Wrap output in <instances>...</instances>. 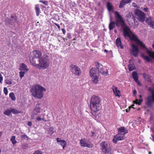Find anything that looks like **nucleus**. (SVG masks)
Segmentation results:
<instances>
[{
  "instance_id": "f257e3e1",
  "label": "nucleus",
  "mask_w": 154,
  "mask_h": 154,
  "mask_svg": "<svg viewBox=\"0 0 154 154\" xmlns=\"http://www.w3.org/2000/svg\"><path fill=\"white\" fill-rule=\"evenodd\" d=\"M114 15L116 20L115 22H111L110 23L109 26V30H112L114 28L115 24L118 27H121L123 29V33L124 36L128 37L131 40L134 42L149 55V56L142 54L141 56L144 60L147 62L151 61V58L154 60V52L152 51V49L146 48L143 43L139 39L137 35L131 31L128 27L126 26L124 19L119 12L115 11Z\"/></svg>"
},
{
  "instance_id": "f03ea898",
  "label": "nucleus",
  "mask_w": 154,
  "mask_h": 154,
  "mask_svg": "<svg viewBox=\"0 0 154 154\" xmlns=\"http://www.w3.org/2000/svg\"><path fill=\"white\" fill-rule=\"evenodd\" d=\"M101 99L99 97L93 95L91 99L90 102V106L91 110V113L95 117L100 116L99 110L101 108Z\"/></svg>"
},
{
  "instance_id": "7ed1b4c3",
  "label": "nucleus",
  "mask_w": 154,
  "mask_h": 154,
  "mask_svg": "<svg viewBox=\"0 0 154 154\" xmlns=\"http://www.w3.org/2000/svg\"><path fill=\"white\" fill-rule=\"evenodd\" d=\"M95 64L97 68H92L90 71V75L92 78V81L95 84L97 83L99 79V74L98 71L104 76H106L108 73L106 69L103 70L102 65L98 62H96Z\"/></svg>"
},
{
  "instance_id": "20e7f679",
  "label": "nucleus",
  "mask_w": 154,
  "mask_h": 154,
  "mask_svg": "<svg viewBox=\"0 0 154 154\" xmlns=\"http://www.w3.org/2000/svg\"><path fill=\"white\" fill-rule=\"evenodd\" d=\"M46 90L45 88L38 85L36 84L32 86L30 91L32 95L34 97L41 99L43 97V92Z\"/></svg>"
},
{
  "instance_id": "39448f33",
  "label": "nucleus",
  "mask_w": 154,
  "mask_h": 154,
  "mask_svg": "<svg viewBox=\"0 0 154 154\" xmlns=\"http://www.w3.org/2000/svg\"><path fill=\"white\" fill-rule=\"evenodd\" d=\"M39 64H37L36 61H32V65L35 67L39 69H45L47 68L49 66L48 57L46 55H43L41 58L38 60Z\"/></svg>"
},
{
  "instance_id": "423d86ee",
  "label": "nucleus",
  "mask_w": 154,
  "mask_h": 154,
  "mask_svg": "<svg viewBox=\"0 0 154 154\" xmlns=\"http://www.w3.org/2000/svg\"><path fill=\"white\" fill-rule=\"evenodd\" d=\"M149 90L150 91L151 94L148 95L146 99L145 103L149 107H152L154 103V90L152 88H149Z\"/></svg>"
},
{
  "instance_id": "0eeeda50",
  "label": "nucleus",
  "mask_w": 154,
  "mask_h": 154,
  "mask_svg": "<svg viewBox=\"0 0 154 154\" xmlns=\"http://www.w3.org/2000/svg\"><path fill=\"white\" fill-rule=\"evenodd\" d=\"M40 109L39 104H38L36 105L35 107L32 112L31 115V119H36V118L38 116L40 112Z\"/></svg>"
},
{
  "instance_id": "6e6552de",
  "label": "nucleus",
  "mask_w": 154,
  "mask_h": 154,
  "mask_svg": "<svg viewBox=\"0 0 154 154\" xmlns=\"http://www.w3.org/2000/svg\"><path fill=\"white\" fill-rule=\"evenodd\" d=\"M101 149L102 152L105 154H110V149L108 147L107 143L105 142H102L100 144Z\"/></svg>"
},
{
  "instance_id": "1a4fd4ad",
  "label": "nucleus",
  "mask_w": 154,
  "mask_h": 154,
  "mask_svg": "<svg viewBox=\"0 0 154 154\" xmlns=\"http://www.w3.org/2000/svg\"><path fill=\"white\" fill-rule=\"evenodd\" d=\"M42 53L41 51H39L34 50L32 52V59L30 60V62L32 64V61H35L36 60L38 59V60L39 59L41 58L42 57Z\"/></svg>"
},
{
  "instance_id": "9d476101",
  "label": "nucleus",
  "mask_w": 154,
  "mask_h": 154,
  "mask_svg": "<svg viewBox=\"0 0 154 154\" xmlns=\"http://www.w3.org/2000/svg\"><path fill=\"white\" fill-rule=\"evenodd\" d=\"M81 146L83 147H87L88 148H92L93 145L91 142L85 138L82 139L80 141Z\"/></svg>"
},
{
  "instance_id": "9b49d317",
  "label": "nucleus",
  "mask_w": 154,
  "mask_h": 154,
  "mask_svg": "<svg viewBox=\"0 0 154 154\" xmlns=\"http://www.w3.org/2000/svg\"><path fill=\"white\" fill-rule=\"evenodd\" d=\"M135 13L137 16L139 20L141 22H143L145 20V14L139 10H136Z\"/></svg>"
},
{
  "instance_id": "f8f14e48",
  "label": "nucleus",
  "mask_w": 154,
  "mask_h": 154,
  "mask_svg": "<svg viewBox=\"0 0 154 154\" xmlns=\"http://www.w3.org/2000/svg\"><path fill=\"white\" fill-rule=\"evenodd\" d=\"M71 70L72 73L75 75H79L81 73L80 69L77 66L72 65L71 66Z\"/></svg>"
},
{
  "instance_id": "ddd939ff",
  "label": "nucleus",
  "mask_w": 154,
  "mask_h": 154,
  "mask_svg": "<svg viewBox=\"0 0 154 154\" xmlns=\"http://www.w3.org/2000/svg\"><path fill=\"white\" fill-rule=\"evenodd\" d=\"M131 54L134 56L136 57H137L139 52V49L138 47L133 44H132L131 45Z\"/></svg>"
},
{
  "instance_id": "4468645a",
  "label": "nucleus",
  "mask_w": 154,
  "mask_h": 154,
  "mask_svg": "<svg viewBox=\"0 0 154 154\" xmlns=\"http://www.w3.org/2000/svg\"><path fill=\"white\" fill-rule=\"evenodd\" d=\"M124 138V136L118 133L114 136L112 141L113 143H116L118 141L122 140Z\"/></svg>"
},
{
  "instance_id": "2eb2a0df",
  "label": "nucleus",
  "mask_w": 154,
  "mask_h": 154,
  "mask_svg": "<svg viewBox=\"0 0 154 154\" xmlns=\"http://www.w3.org/2000/svg\"><path fill=\"white\" fill-rule=\"evenodd\" d=\"M11 20L10 19L7 18L5 20V23L9 24H11L14 22L16 20L15 15L14 14H12L11 16Z\"/></svg>"
},
{
  "instance_id": "dca6fc26",
  "label": "nucleus",
  "mask_w": 154,
  "mask_h": 154,
  "mask_svg": "<svg viewBox=\"0 0 154 154\" xmlns=\"http://www.w3.org/2000/svg\"><path fill=\"white\" fill-rule=\"evenodd\" d=\"M19 69L20 71L26 72L29 70L27 66L23 63L20 64Z\"/></svg>"
},
{
  "instance_id": "f3484780",
  "label": "nucleus",
  "mask_w": 154,
  "mask_h": 154,
  "mask_svg": "<svg viewBox=\"0 0 154 154\" xmlns=\"http://www.w3.org/2000/svg\"><path fill=\"white\" fill-rule=\"evenodd\" d=\"M57 141L59 144L63 147V149H64L67 144L66 142L64 140H61L59 138H57Z\"/></svg>"
},
{
  "instance_id": "a211bd4d",
  "label": "nucleus",
  "mask_w": 154,
  "mask_h": 154,
  "mask_svg": "<svg viewBox=\"0 0 154 154\" xmlns=\"http://www.w3.org/2000/svg\"><path fill=\"white\" fill-rule=\"evenodd\" d=\"M146 23L149 26L151 27L154 28V20H153L152 18L149 17L147 18L146 19Z\"/></svg>"
},
{
  "instance_id": "6ab92c4d",
  "label": "nucleus",
  "mask_w": 154,
  "mask_h": 154,
  "mask_svg": "<svg viewBox=\"0 0 154 154\" xmlns=\"http://www.w3.org/2000/svg\"><path fill=\"white\" fill-rule=\"evenodd\" d=\"M127 133L128 131L125 129L124 127H120L118 129V133L124 136Z\"/></svg>"
},
{
  "instance_id": "aec40b11",
  "label": "nucleus",
  "mask_w": 154,
  "mask_h": 154,
  "mask_svg": "<svg viewBox=\"0 0 154 154\" xmlns=\"http://www.w3.org/2000/svg\"><path fill=\"white\" fill-rule=\"evenodd\" d=\"M132 0H122L120 3L119 8H122L125 5L131 2Z\"/></svg>"
},
{
  "instance_id": "412c9836",
  "label": "nucleus",
  "mask_w": 154,
  "mask_h": 154,
  "mask_svg": "<svg viewBox=\"0 0 154 154\" xmlns=\"http://www.w3.org/2000/svg\"><path fill=\"white\" fill-rule=\"evenodd\" d=\"M112 90L115 95L116 97H120L121 96L120 91L119 90L118 88L114 86L112 87Z\"/></svg>"
},
{
  "instance_id": "4be33fe9",
  "label": "nucleus",
  "mask_w": 154,
  "mask_h": 154,
  "mask_svg": "<svg viewBox=\"0 0 154 154\" xmlns=\"http://www.w3.org/2000/svg\"><path fill=\"white\" fill-rule=\"evenodd\" d=\"M116 46L118 48H120L121 49L123 48V46L121 44V39L120 38H118L116 39Z\"/></svg>"
},
{
  "instance_id": "5701e85b",
  "label": "nucleus",
  "mask_w": 154,
  "mask_h": 154,
  "mask_svg": "<svg viewBox=\"0 0 154 154\" xmlns=\"http://www.w3.org/2000/svg\"><path fill=\"white\" fill-rule=\"evenodd\" d=\"M107 7L108 10L109 11H113V7L110 2H108L107 3Z\"/></svg>"
},
{
  "instance_id": "b1692460",
  "label": "nucleus",
  "mask_w": 154,
  "mask_h": 154,
  "mask_svg": "<svg viewBox=\"0 0 154 154\" xmlns=\"http://www.w3.org/2000/svg\"><path fill=\"white\" fill-rule=\"evenodd\" d=\"M132 76L135 82H138L137 74L136 72H134L132 74Z\"/></svg>"
},
{
  "instance_id": "393cba45",
  "label": "nucleus",
  "mask_w": 154,
  "mask_h": 154,
  "mask_svg": "<svg viewBox=\"0 0 154 154\" xmlns=\"http://www.w3.org/2000/svg\"><path fill=\"white\" fill-rule=\"evenodd\" d=\"M131 60L129 61L130 63L128 65V69L129 71H132L135 69V66L133 63H131Z\"/></svg>"
},
{
  "instance_id": "a878e982",
  "label": "nucleus",
  "mask_w": 154,
  "mask_h": 154,
  "mask_svg": "<svg viewBox=\"0 0 154 154\" xmlns=\"http://www.w3.org/2000/svg\"><path fill=\"white\" fill-rule=\"evenodd\" d=\"M44 115L43 114H40L36 118V120L38 121H41V120H44Z\"/></svg>"
},
{
  "instance_id": "bb28decb",
  "label": "nucleus",
  "mask_w": 154,
  "mask_h": 154,
  "mask_svg": "<svg viewBox=\"0 0 154 154\" xmlns=\"http://www.w3.org/2000/svg\"><path fill=\"white\" fill-rule=\"evenodd\" d=\"M48 133L49 134H53L55 131V130L54 129V128L53 127H50L48 129Z\"/></svg>"
},
{
  "instance_id": "cd10ccee",
  "label": "nucleus",
  "mask_w": 154,
  "mask_h": 154,
  "mask_svg": "<svg viewBox=\"0 0 154 154\" xmlns=\"http://www.w3.org/2000/svg\"><path fill=\"white\" fill-rule=\"evenodd\" d=\"M35 9L36 15L38 16L40 13V10L38 5H35Z\"/></svg>"
},
{
  "instance_id": "c85d7f7f",
  "label": "nucleus",
  "mask_w": 154,
  "mask_h": 154,
  "mask_svg": "<svg viewBox=\"0 0 154 154\" xmlns=\"http://www.w3.org/2000/svg\"><path fill=\"white\" fill-rule=\"evenodd\" d=\"M10 140L13 145L17 143V141L16 140V137L14 136H12Z\"/></svg>"
},
{
  "instance_id": "c756f323",
  "label": "nucleus",
  "mask_w": 154,
  "mask_h": 154,
  "mask_svg": "<svg viewBox=\"0 0 154 154\" xmlns=\"http://www.w3.org/2000/svg\"><path fill=\"white\" fill-rule=\"evenodd\" d=\"M11 109H8L4 112V114L8 116H10L11 115Z\"/></svg>"
},
{
  "instance_id": "7c9ffc66",
  "label": "nucleus",
  "mask_w": 154,
  "mask_h": 154,
  "mask_svg": "<svg viewBox=\"0 0 154 154\" xmlns=\"http://www.w3.org/2000/svg\"><path fill=\"white\" fill-rule=\"evenodd\" d=\"M9 97L12 100H16V97L14 93L11 92L9 94Z\"/></svg>"
},
{
  "instance_id": "2f4dec72",
  "label": "nucleus",
  "mask_w": 154,
  "mask_h": 154,
  "mask_svg": "<svg viewBox=\"0 0 154 154\" xmlns=\"http://www.w3.org/2000/svg\"><path fill=\"white\" fill-rule=\"evenodd\" d=\"M143 76L144 78L146 81L149 82L150 81V78L149 76V75H147L145 73L143 74Z\"/></svg>"
},
{
  "instance_id": "473e14b6",
  "label": "nucleus",
  "mask_w": 154,
  "mask_h": 154,
  "mask_svg": "<svg viewBox=\"0 0 154 154\" xmlns=\"http://www.w3.org/2000/svg\"><path fill=\"white\" fill-rule=\"evenodd\" d=\"M142 101L143 100L142 99H140L139 100L136 99V100L134 101L133 102L134 103L140 105Z\"/></svg>"
},
{
  "instance_id": "72a5a7b5",
  "label": "nucleus",
  "mask_w": 154,
  "mask_h": 154,
  "mask_svg": "<svg viewBox=\"0 0 154 154\" xmlns=\"http://www.w3.org/2000/svg\"><path fill=\"white\" fill-rule=\"evenodd\" d=\"M11 113L12 112L13 114H18L20 113V112L17 110L13 108L11 109Z\"/></svg>"
},
{
  "instance_id": "f704fd0d",
  "label": "nucleus",
  "mask_w": 154,
  "mask_h": 154,
  "mask_svg": "<svg viewBox=\"0 0 154 154\" xmlns=\"http://www.w3.org/2000/svg\"><path fill=\"white\" fill-rule=\"evenodd\" d=\"M5 82L8 85H11L12 83V81L11 79H7L5 80Z\"/></svg>"
},
{
  "instance_id": "c9c22d12",
  "label": "nucleus",
  "mask_w": 154,
  "mask_h": 154,
  "mask_svg": "<svg viewBox=\"0 0 154 154\" xmlns=\"http://www.w3.org/2000/svg\"><path fill=\"white\" fill-rule=\"evenodd\" d=\"M26 72L21 71L19 72V75L21 78H22L24 76L25 73Z\"/></svg>"
},
{
  "instance_id": "e433bc0d",
  "label": "nucleus",
  "mask_w": 154,
  "mask_h": 154,
  "mask_svg": "<svg viewBox=\"0 0 154 154\" xmlns=\"http://www.w3.org/2000/svg\"><path fill=\"white\" fill-rule=\"evenodd\" d=\"M140 9L142 11L146 12H148L149 11L148 8L147 7H141L140 8Z\"/></svg>"
},
{
  "instance_id": "4c0bfd02",
  "label": "nucleus",
  "mask_w": 154,
  "mask_h": 154,
  "mask_svg": "<svg viewBox=\"0 0 154 154\" xmlns=\"http://www.w3.org/2000/svg\"><path fill=\"white\" fill-rule=\"evenodd\" d=\"M8 90L6 87H5L4 88V92L6 95H7L8 94Z\"/></svg>"
},
{
  "instance_id": "58836bf2",
  "label": "nucleus",
  "mask_w": 154,
  "mask_h": 154,
  "mask_svg": "<svg viewBox=\"0 0 154 154\" xmlns=\"http://www.w3.org/2000/svg\"><path fill=\"white\" fill-rule=\"evenodd\" d=\"M33 154H44L40 150L35 151Z\"/></svg>"
},
{
  "instance_id": "ea45409f",
  "label": "nucleus",
  "mask_w": 154,
  "mask_h": 154,
  "mask_svg": "<svg viewBox=\"0 0 154 154\" xmlns=\"http://www.w3.org/2000/svg\"><path fill=\"white\" fill-rule=\"evenodd\" d=\"M21 139H25L26 138H28V136L26 134H23L21 135Z\"/></svg>"
},
{
  "instance_id": "a19ab883",
  "label": "nucleus",
  "mask_w": 154,
  "mask_h": 154,
  "mask_svg": "<svg viewBox=\"0 0 154 154\" xmlns=\"http://www.w3.org/2000/svg\"><path fill=\"white\" fill-rule=\"evenodd\" d=\"M3 80V77H2V75L1 74H0V83H2Z\"/></svg>"
},
{
  "instance_id": "79ce46f5",
  "label": "nucleus",
  "mask_w": 154,
  "mask_h": 154,
  "mask_svg": "<svg viewBox=\"0 0 154 154\" xmlns=\"http://www.w3.org/2000/svg\"><path fill=\"white\" fill-rule=\"evenodd\" d=\"M28 126H31L32 125V123L30 122H28Z\"/></svg>"
},
{
  "instance_id": "37998d69",
  "label": "nucleus",
  "mask_w": 154,
  "mask_h": 154,
  "mask_svg": "<svg viewBox=\"0 0 154 154\" xmlns=\"http://www.w3.org/2000/svg\"><path fill=\"white\" fill-rule=\"evenodd\" d=\"M61 30L63 34H65L66 33V30L64 29H62Z\"/></svg>"
},
{
  "instance_id": "c03bdc74",
  "label": "nucleus",
  "mask_w": 154,
  "mask_h": 154,
  "mask_svg": "<svg viewBox=\"0 0 154 154\" xmlns=\"http://www.w3.org/2000/svg\"><path fill=\"white\" fill-rule=\"evenodd\" d=\"M133 93L134 95H135L137 94V91L136 90H134L133 91Z\"/></svg>"
},
{
  "instance_id": "a18cd8bd",
  "label": "nucleus",
  "mask_w": 154,
  "mask_h": 154,
  "mask_svg": "<svg viewBox=\"0 0 154 154\" xmlns=\"http://www.w3.org/2000/svg\"><path fill=\"white\" fill-rule=\"evenodd\" d=\"M55 24L57 27L59 29H60V26L58 24H57L56 23H55Z\"/></svg>"
},
{
  "instance_id": "49530a36",
  "label": "nucleus",
  "mask_w": 154,
  "mask_h": 154,
  "mask_svg": "<svg viewBox=\"0 0 154 154\" xmlns=\"http://www.w3.org/2000/svg\"><path fill=\"white\" fill-rule=\"evenodd\" d=\"M91 133H92V135H91V136H93L95 134V132L93 131H91Z\"/></svg>"
},
{
  "instance_id": "de8ad7c7",
  "label": "nucleus",
  "mask_w": 154,
  "mask_h": 154,
  "mask_svg": "<svg viewBox=\"0 0 154 154\" xmlns=\"http://www.w3.org/2000/svg\"><path fill=\"white\" fill-rule=\"evenodd\" d=\"M152 88L153 90H154V84H153L152 86L151 87L149 88Z\"/></svg>"
},
{
  "instance_id": "09e8293b",
  "label": "nucleus",
  "mask_w": 154,
  "mask_h": 154,
  "mask_svg": "<svg viewBox=\"0 0 154 154\" xmlns=\"http://www.w3.org/2000/svg\"><path fill=\"white\" fill-rule=\"evenodd\" d=\"M152 140L153 141H154V135H152Z\"/></svg>"
},
{
  "instance_id": "8fccbe9b",
  "label": "nucleus",
  "mask_w": 154,
  "mask_h": 154,
  "mask_svg": "<svg viewBox=\"0 0 154 154\" xmlns=\"http://www.w3.org/2000/svg\"><path fill=\"white\" fill-rule=\"evenodd\" d=\"M3 132H0V138L1 137L2 134Z\"/></svg>"
},
{
  "instance_id": "3c124183",
  "label": "nucleus",
  "mask_w": 154,
  "mask_h": 154,
  "mask_svg": "<svg viewBox=\"0 0 154 154\" xmlns=\"http://www.w3.org/2000/svg\"><path fill=\"white\" fill-rule=\"evenodd\" d=\"M132 5H133V6L134 7H136V4L134 3H132Z\"/></svg>"
},
{
  "instance_id": "603ef678",
  "label": "nucleus",
  "mask_w": 154,
  "mask_h": 154,
  "mask_svg": "<svg viewBox=\"0 0 154 154\" xmlns=\"http://www.w3.org/2000/svg\"><path fill=\"white\" fill-rule=\"evenodd\" d=\"M137 84H138L139 85H141V84L140 83V82L139 81V80H138V82H136Z\"/></svg>"
},
{
  "instance_id": "864d4df0",
  "label": "nucleus",
  "mask_w": 154,
  "mask_h": 154,
  "mask_svg": "<svg viewBox=\"0 0 154 154\" xmlns=\"http://www.w3.org/2000/svg\"><path fill=\"white\" fill-rule=\"evenodd\" d=\"M104 52H108V51L107 50H106V49H105L104 50Z\"/></svg>"
},
{
  "instance_id": "5fc2aeb1",
  "label": "nucleus",
  "mask_w": 154,
  "mask_h": 154,
  "mask_svg": "<svg viewBox=\"0 0 154 154\" xmlns=\"http://www.w3.org/2000/svg\"><path fill=\"white\" fill-rule=\"evenodd\" d=\"M139 96L140 98H141L142 97V96L141 95H140Z\"/></svg>"
},
{
  "instance_id": "6e6d98bb",
  "label": "nucleus",
  "mask_w": 154,
  "mask_h": 154,
  "mask_svg": "<svg viewBox=\"0 0 154 154\" xmlns=\"http://www.w3.org/2000/svg\"><path fill=\"white\" fill-rule=\"evenodd\" d=\"M152 48H153V49H154V43L152 45Z\"/></svg>"
},
{
  "instance_id": "4d7b16f0",
  "label": "nucleus",
  "mask_w": 154,
  "mask_h": 154,
  "mask_svg": "<svg viewBox=\"0 0 154 154\" xmlns=\"http://www.w3.org/2000/svg\"><path fill=\"white\" fill-rule=\"evenodd\" d=\"M149 154H151V152H149Z\"/></svg>"
},
{
  "instance_id": "13d9d810",
  "label": "nucleus",
  "mask_w": 154,
  "mask_h": 154,
  "mask_svg": "<svg viewBox=\"0 0 154 154\" xmlns=\"http://www.w3.org/2000/svg\"><path fill=\"white\" fill-rule=\"evenodd\" d=\"M40 2H42V3H43V1H40Z\"/></svg>"
},
{
  "instance_id": "bf43d9fd",
  "label": "nucleus",
  "mask_w": 154,
  "mask_h": 154,
  "mask_svg": "<svg viewBox=\"0 0 154 154\" xmlns=\"http://www.w3.org/2000/svg\"><path fill=\"white\" fill-rule=\"evenodd\" d=\"M134 105H131V107H133V106H134Z\"/></svg>"
},
{
  "instance_id": "052dcab7",
  "label": "nucleus",
  "mask_w": 154,
  "mask_h": 154,
  "mask_svg": "<svg viewBox=\"0 0 154 154\" xmlns=\"http://www.w3.org/2000/svg\"><path fill=\"white\" fill-rule=\"evenodd\" d=\"M109 52H110V53L111 54L112 53V51H110Z\"/></svg>"
},
{
  "instance_id": "680f3d73",
  "label": "nucleus",
  "mask_w": 154,
  "mask_h": 154,
  "mask_svg": "<svg viewBox=\"0 0 154 154\" xmlns=\"http://www.w3.org/2000/svg\"><path fill=\"white\" fill-rule=\"evenodd\" d=\"M126 112H128V110H126Z\"/></svg>"
}]
</instances>
